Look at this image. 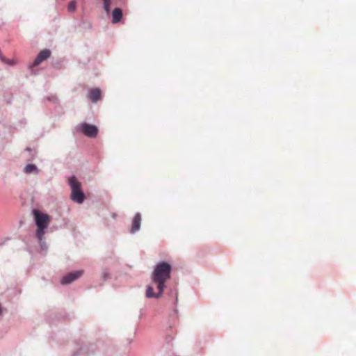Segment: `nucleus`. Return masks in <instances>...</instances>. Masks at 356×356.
<instances>
[{
    "label": "nucleus",
    "instance_id": "obj_1",
    "mask_svg": "<svg viewBox=\"0 0 356 356\" xmlns=\"http://www.w3.org/2000/svg\"><path fill=\"white\" fill-rule=\"evenodd\" d=\"M171 271V265L165 261L160 262L155 266L152 281L156 285L157 289H160V292L165 288V282L170 280Z\"/></svg>",
    "mask_w": 356,
    "mask_h": 356
},
{
    "label": "nucleus",
    "instance_id": "obj_2",
    "mask_svg": "<svg viewBox=\"0 0 356 356\" xmlns=\"http://www.w3.org/2000/svg\"><path fill=\"white\" fill-rule=\"evenodd\" d=\"M33 213L35 218V222L37 226L36 236L40 243L42 248H44V242L43 241L45 229L50 223V217L49 215L34 209Z\"/></svg>",
    "mask_w": 356,
    "mask_h": 356
},
{
    "label": "nucleus",
    "instance_id": "obj_3",
    "mask_svg": "<svg viewBox=\"0 0 356 356\" xmlns=\"http://www.w3.org/2000/svg\"><path fill=\"white\" fill-rule=\"evenodd\" d=\"M68 183L72 190V200L78 204L83 203L85 200V195L81 190V184L74 176L69 179Z\"/></svg>",
    "mask_w": 356,
    "mask_h": 356
},
{
    "label": "nucleus",
    "instance_id": "obj_4",
    "mask_svg": "<svg viewBox=\"0 0 356 356\" xmlns=\"http://www.w3.org/2000/svg\"><path fill=\"white\" fill-rule=\"evenodd\" d=\"M79 129L84 135L90 138L96 137L98 133L97 127L87 123L81 124L79 125Z\"/></svg>",
    "mask_w": 356,
    "mask_h": 356
},
{
    "label": "nucleus",
    "instance_id": "obj_5",
    "mask_svg": "<svg viewBox=\"0 0 356 356\" xmlns=\"http://www.w3.org/2000/svg\"><path fill=\"white\" fill-rule=\"evenodd\" d=\"M83 275L82 270H78L74 273H70L64 276L61 280L62 284H67L80 277Z\"/></svg>",
    "mask_w": 356,
    "mask_h": 356
},
{
    "label": "nucleus",
    "instance_id": "obj_6",
    "mask_svg": "<svg viewBox=\"0 0 356 356\" xmlns=\"http://www.w3.org/2000/svg\"><path fill=\"white\" fill-rule=\"evenodd\" d=\"M51 56V51L49 49L42 50L33 62V65L37 66L44 60H47Z\"/></svg>",
    "mask_w": 356,
    "mask_h": 356
},
{
    "label": "nucleus",
    "instance_id": "obj_7",
    "mask_svg": "<svg viewBox=\"0 0 356 356\" xmlns=\"http://www.w3.org/2000/svg\"><path fill=\"white\" fill-rule=\"evenodd\" d=\"M88 98L92 102H97L99 99H101V90L99 88H92L89 90Z\"/></svg>",
    "mask_w": 356,
    "mask_h": 356
},
{
    "label": "nucleus",
    "instance_id": "obj_8",
    "mask_svg": "<svg viewBox=\"0 0 356 356\" xmlns=\"http://www.w3.org/2000/svg\"><path fill=\"white\" fill-rule=\"evenodd\" d=\"M141 224V216L139 213H137L135 214L133 220H132V225L130 232L131 233H135L136 232L138 231L140 227Z\"/></svg>",
    "mask_w": 356,
    "mask_h": 356
},
{
    "label": "nucleus",
    "instance_id": "obj_9",
    "mask_svg": "<svg viewBox=\"0 0 356 356\" xmlns=\"http://www.w3.org/2000/svg\"><path fill=\"white\" fill-rule=\"evenodd\" d=\"M122 11L120 8H115L112 12V23L117 24L122 19Z\"/></svg>",
    "mask_w": 356,
    "mask_h": 356
},
{
    "label": "nucleus",
    "instance_id": "obj_10",
    "mask_svg": "<svg viewBox=\"0 0 356 356\" xmlns=\"http://www.w3.org/2000/svg\"><path fill=\"white\" fill-rule=\"evenodd\" d=\"M163 292V290H161V291L160 292V289H158V292L154 293L153 287L151 286H149L146 291V296L148 298H158L162 296Z\"/></svg>",
    "mask_w": 356,
    "mask_h": 356
},
{
    "label": "nucleus",
    "instance_id": "obj_11",
    "mask_svg": "<svg viewBox=\"0 0 356 356\" xmlns=\"http://www.w3.org/2000/svg\"><path fill=\"white\" fill-rule=\"evenodd\" d=\"M24 172L27 174H38L39 172V170L34 164H28L24 168Z\"/></svg>",
    "mask_w": 356,
    "mask_h": 356
},
{
    "label": "nucleus",
    "instance_id": "obj_12",
    "mask_svg": "<svg viewBox=\"0 0 356 356\" xmlns=\"http://www.w3.org/2000/svg\"><path fill=\"white\" fill-rule=\"evenodd\" d=\"M104 9L107 14L110 13L111 0H103Z\"/></svg>",
    "mask_w": 356,
    "mask_h": 356
},
{
    "label": "nucleus",
    "instance_id": "obj_13",
    "mask_svg": "<svg viewBox=\"0 0 356 356\" xmlns=\"http://www.w3.org/2000/svg\"><path fill=\"white\" fill-rule=\"evenodd\" d=\"M76 7V3L75 1H72L69 3L67 10L70 12H74Z\"/></svg>",
    "mask_w": 356,
    "mask_h": 356
},
{
    "label": "nucleus",
    "instance_id": "obj_14",
    "mask_svg": "<svg viewBox=\"0 0 356 356\" xmlns=\"http://www.w3.org/2000/svg\"><path fill=\"white\" fill-rule=\"evenodd\" d=\"M0 59L4 62L5 63L9 65H14V60H10V59H6V58H4L1 54L0 53Z\"/></svg>",
    "mask_w": 356,
    "mask_h": 356
},
{
    "label": "nucleus",
    "instance_id": "obj_15",
    "mask_svg": "<svg viewBox=\"0 0 356 356\" xmlns=\"http://www.w3.org/2000/svg\"><path fill=\"white\" fill-rule=\"evenodd\" d=\"M8 239H10V238H5L4 239L1 240L0 241V247L3 245Z\"/></svg>",
    "mask_w": 356,
    "mask_h": 356
},
{
    "label": "nucleus",
    "instance_id": "obj_16",
    "mask_svg": "<svg viewBox=\"0 0 356 356\" xmlns=\"http://www.w3.org/2000/svg\"><path fill=\"white\" fill-rule=\"evenodd\" d=\"M103 275L104 279H106V277L108 276V275L106 273H104Z\"/></svg>",
    "mask_w": 356,
    "mask_h": 356
}]
</instances>
